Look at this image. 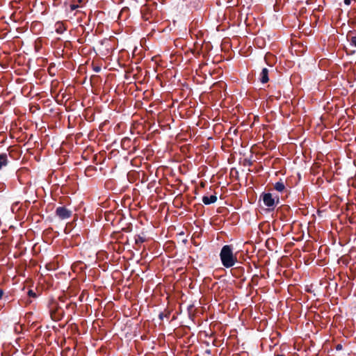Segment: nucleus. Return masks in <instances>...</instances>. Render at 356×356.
<instances>
[{"mask_svg": "<svg viewBox=\"0 0 356 356\" xmlns=\"http://www.w3.org/2000/svg\"><path fill=\"white\" fill-rule=\"evenodd\" d=\"M220 258L224 267L229 268L237 262V257L234 254L233 248L230 245H224L220 252Z\"/></svg>", "mask_w": 356, "mask_h": 356, "instance_id": "1", "label": "nucleus"}, {"mask_svg": "<svg viewBox=\"0 0 356 356\" xmlns=\"http://www.w3.org/2000/svg\"><path fill=\"white\" fill-rule=\"evenodd\" d=\"M26 291L27 299L25 301L26 305H29L33 302L39 296V291L37 287L33 286V282L29 277L24 282V291Z\"/></svg>", "mask_w": 356, "mask_h": 356, "instance_id": "2", "label": "nucleus"}, {"mask_svg": "<svg viewBox=\"0 0 356 356\" xmlns=\"http://www.w3.org/2000/svg\"><path fill=\"white\" fill-rule=\"evenodd\" d=\"M260 200H262L268 211H273L276 206L280 204V197L277 195L273 196L270 193H262L260 195Z\"/></svg>", "mask_w": 356, "mask_h": 356, "instance_id": "3", "label": "nucleus"}, {"mask_svg": "<svg viewBox=\"0 0 356 356\" xmlns=\"http://www.w3.org/2000/svg\"><path fill=\"white\" fill-rule=\"evenodd\" d=\"M49 307L51 317L54 321H60L64 316V310L58 305L57 302L52 301Z\"/></svg>", "mask_w": 356, "mask_h": 356, "instance_id": "4", "label": "nucleus"}, {"mask_svg": "<svg viewBox=\"0 0 356 356\" xmlns=\"http://www.w3.org/2000/svg\"><path fill=\"white\" fill-rule=\"evenodd\" d=\"M56 215L60 220L70 218L72 216V211L67 209L65 206L58 207L56 209Z\"/></svg>", "mask_w": 356, "mask_h": 356, "instance_id": "5", "label": "nucleus"}, {"mask_svg": "<svg viewBox=\"0 0 356 356\" xmlns=\"http://www.w3.org/2000/svg\"><path fill=\"white\" fill-rule=\"evenodd\" d=\"M273 187H274V189L275 191H277V192L281 193L282 195H285V197H287L288 195L290 193L289 190H288L286 188V186L284 185V183L282 180L276 182L274 184Z\"/></svg>", "mask_w": 356, "mask_h": 356, "instance_id": "6", "label": "nucleus"}, {"mask_svg": "<svg viewBox=\"0 0 356 356\" xmlns=\"http://www.w3.org/2000/svg\"><path fill=\"white\" fill-rule=\"evenodd\" d=\"M259 81L262 83H266L269 81V70L266 67L262 69L259 74Z\"/></svg>", "mask_w": 356, "mask_h": 356, "instance_id": "7", "label": "nucleus"}, {"mask_svg": "<svg viewBox=\"0 0 356 356\" xmlns=\"http://www.w3.org/2000/svg\"><path fill=\"white\" fill-rule=\"evenodd\" d=\"M202 201L204 204L209 205V204L215 203L217 201V196L216 194L212 195L209 197L204 195L202 197Z\"/></svg>", "mask_w": 356, "mask_h": 356, "instance_id": "8", "label": "nucleus"}, {"mask_svg": "<svg viewBox=\"0 0 356 356\" xmlns=\"http://www.w3.org/2000/svg\"><path fill=\"white\" fill-rule=\"evenodd\" d=\"M56 32L58 34H62L66 30V26L61 22H58L55 24Z\"/></svg>", "mask_w": 356, "mask_h": 356, "instance_id": "9", "label": "nucleus"}, {"mask_svg": "<svg viewBox=\"0 0 356 356\" xmlns=\"http://www.w3.org/2000/svg\"><path fill=\"white\" fill-rule=\"evenodd\" d=\"M146 238L144 236L143 233L142 234H138L135 236V243L136 245L140 246L142 243L146 241Z\"/></svg>", "mask_w": 356, "mask_h": 356, "instance_id": "10", "label": "nucleus"}, {"mask_svg": "<svg viewBox=\"0 0 356 356\" xmlns=\"http://www.w3.org/2000/svg\"><path fill=\"white\" fill-rule=\"evenodd\" d=\"M7 164V156L6 154L0 155V169L3 166H5Z\"/></svg>", "mask_w": 356, "mask_h": 356, "instance_id": "11", "label": "nucleus"}, {"mask_svg": "<svg viewBox=\"0 0 356 356\" xmlns=\"http://www.w3.org/2000/svg\"><path fill=\"white\" fill-rule=\"evenodd\" d=\"M347 38H349L350 44L356 47V35L350 36V32H349Z\"/></svg>", "mask_w": 356, "mask_h": 356, "instance_id": "12", "label": "nucleus"}, {"mask_svg": "<svg viewBox=\"0 0 356 356\" xmlns=\"http://www.w3.org/2000/svg\"><path fill=\"white\" fill-rule=\"evenodd\" d=\"M170 312L169 311H166L165 312H161L159 314V318L161 321H163L164 318H169Z\"/></svg>", "mask_w": 356, "mask_h": 356, "instance_id": "13", "label": "nucleus"}, {"mask_svg": "<svg viewBox=\"0 0 356 356\" xmlns=\"http://www.w3.org/2000/svg\"><path fill=\"white\" fill-rule=\"evenodd\" d=\"M131 142V140L128 138H124L122 140V146L123 148H126L125 146L128 145L129 143Z\"/></svg>", "mask_w": 356, "mask_h": 356, "instance_id": "14", "label": "nucleus"}, {"mask_svg": "<svg viewBox=\"0 0 356 356\" xmlns=\"http://www.w3.org/2000/svg\"><path fill=\"white\" fill-rule=\"evenodd\" d=\"M70 307H72V309L73 310L75 309L76 307V304L75 302H70V303L66 305V308L67 309H69Z\"/></svg>", "mask_w": 356, "mask_h": 356, "instance_id": "15", "label": "nucleus"}, {"mask_svg": "<svg viewBox=\"0 0 356 356\" xmlns=\"http://www.w3.org/2000/svg\"><path fill=\"white\" fill-rule=\"evenodd\" d=\"M32 315V312L26 313V315L24 316V318H25V321L27 322L28 324L31 323V320L29 319V316Z\"/></svg>", "mask_w": 356, "mask_h": 356, "instance_id": "16", "label": "nucleus"}, {"mask_svg": "<svg viewBox=\"0 0 356 356\" xmlns=\"http://www.w3.org/2000/svg\"><path fill=\"white\" fill-rule=\"evenodd\" d=\"M289 209H290V208H289V206L282 205V206H281L280 207H279V208L277 209V212H279V211H282V210H284H284H286V211H289Z\"/></svg>", "mask_w": 356, "mask_h": 356, "instance_id": "17", "label": "nucleus"}, {"mask_svg": "<svg viewBox=\"0 0 356 356\" xmlns=\"http://www.w3.org/2000/svg\"><path fill=\"white\" fill-rule=\"evenodd\" d=\"M33 349V345H27L26 348H24V350H26L27 352H31Z\"/></svg>", "mask_w": 356, "mask_h": 356, "instance_id": "18", "label": "nucleus"}, {"mask_svg": "<svg viewBox=\"0 0 356 356\" xmlns=\"http://www.w3.org/2000/svg\"><path fill=\"white\" fill-rule=\"evenodd\" d=\"M37 109H38L37 106H31L29 105V111H30V112L34 113Z\"/></svg>", "mask_w": 356, "mask_h": 356, "instance_id": "19", "label": "nucleus"}, {"mask_svg": "<svg viewBox=\"0 0 356 356\" xmlns=\"http://www.w3.org/2000/svg\"><path fill=\"white\" fill-rule=\"evenodd\" d=\"M93 70L96 72H99L101 71V67L100 66H98V65H96V66H94L93 67Z\"/></svg>", "mask_w": 356, "mask_h": 356, "instance_id": "20", "label": "nucleus"}, {"mask_svg": "<svg viewBox=\"0 0 356 356\" xmlns=\"http://www.w3.org/2000/svg\"><path fill=\"white\" fill-rule=\"evenodd\" d=\"M31 154V148L28 147L26 149V153L24 155V161L25 160V159L26 158V154Z\"/></svg>", "mask_w": 356, "mask_h": 356, "instance_id": "21", "label": "nucleus"}, {"mask_svg": "<svg viewBox=\"0 0 356 356\" xmlns=\"http://www.w3.org/2000/svg\"><path fill=\"white\" fill-rule=\"evenodd\" d=\"M78 7H79V6H78V5H76V4H71V5H70V10H76Z\"/></svg>", "mask_w": 356, "mask_h": 356, "instance_id": "22", "label": "nucleus"}, {"mask_svg": "<svg viewBox=\"0 0 356 356\" xmlns=\"http://www.w3.org/2000/svg\"><path fill=\"white\" fill-rule=\"evenodd\" d=\"M29 88H31V83H29V86L28 84H26L25 86H24V88H23V90H24V92L29 89Z\"/></svg>", "mask_w": 356, "mask_h": 356, "instance_id": "23", "label": "nucleus"}, {"mask_svg": "<svg viewBox=\"0 0 356 356\" xmlns=\"http://www.w3.org/2000/svg\"><path fill=\"white\" fill-rule=\"evenodd\" d=\"M122 231L125 232H130L131 231V228L130 227H127L122 229Z\"/></svg>", "mask_w": 356, "mask_h": 356, "instance_id": "24", "label": "nucleus"}, {"mask_svg": "<svg viewBox=\"0 0 356 356\" xmlns=\"http://www.w3.org/2000/svg\"><path fill=\"white\" fill-rule=\"evenodd\" d=\"M351 1L350 0H344V3L347 6H349L350 4Z\"/></svg>", "mask_w": 356, "mask_h": 356, "instance_id": "25", "label": "nucleus"}, {"mask_svg": "<svg viewBox=\"0 0 356 356\" xmlns=\"http://www.w3.org/2000/svg\"><path fill=\"white\" fill-rule=\"evenodd\" d=\"M337 350H341L342 348V346L341 344H338L336 347Z\"/></svg>", "mask_w": 356, "mask_h": 356, "instance_id": "26", "label": "nucleus"}, {"mask_svg": "<svg viewBox=\"0 0 356 356\" xmlns=\"http://www.w3.org/2000/svg\"><path fill=\"white\" fill-rule=\"evenodd\" d=\"M275 356H286L284 354L275 353Z\"/></svg>", "mask_w": 356, "mask_h": 356, "instance_id": "27", "label": "nucleus"}, {"mask_svg": "<svg viewBox=\"0 0 356 356\" xmlns=\"http://www.w3.org/2000/svg\"><path fill=\"white\" fill-rule=\"evenodd\" d=\"M3 294V291L0 289V299L2 298Z\"/></svg>", "mask_w": 356, "mask_h": 356, "instance_id": "28", "label": "nucleus"}, {"mask_svg": "<svg viewBox=\"0 0 356 356\" xmlns=\"http://www.w3.org/2000/svg\"><path fill=\"white\" fill-rule=\"evenodd\" d=\"M36 325V321H33L31 323V327Z\"/></svg>", "mask_w": 356, "mask_h": 356, "instance_id": "29", "label": "nucleus"}, {"mask_svg": "<svg viewBox=\"0 0 356 356\" xmlns=\"http://www.w3.org/2000/svg\"><path fill=\"white\" fill-rule=\"evenodd\" d=\"M23 170H24V173L25 172V171H29V170L26 167H24Z\"/></svg>", "mask_w": 356, "mask_h": 356, "instance_id": "30", "label": "nucleus"}, {"mask_svg": "<svg viewBox=\"0 0 356 356\" xmlns=\"http://www.w3.org/2000/svg\"><path fill=\"white\" fill-rule=\"evenodd\" d=\"M19 328H20V331L19 332H22V325H19Z\"/></svg>", "mask_w": 356, "mask_h": 356, "instance_id": "31", "label": "nucleus"}, {"mask_svg": "<svg viewBox=\"0 0 356 356\" xmlns=\"http://www.w3.org/2000/svg\"><path fill=\"white\" fill-rule=\"evenodd\" d=\"M23 265H24V266H26V264H25V260H24V259Z\"/></svg>", "mask_w": 356, "mask_h": 356, "instance_id": "32", "label": "nucleus"}, {"mask_svg": "<svg viewBox=\"0 0 356 356\" xmlns=\"http://www.w3.org/2000/svg\"><path fill=\"white\" fill-rule=\"evenodd\" d=\"M23 135H25V133H23ZM25 140V137L24 136V140Z\"/></svg>", "mask_w": 356, "mask_h": 356, "instance_id": "33", "label": "nucleus"}, {"mask_svg": "<svg viewBox=\"0 0 356 356\" xmlns=\"http://www.w3.org/2000/svg\"><path fill=\"white\" fill-rule=\"evenodd\" d=\"M23 277H26V275H25V273H24Z\"/></svg>", "mask_w": 356, "mask_h": 356, "instance_id": "34", "label": "nucleus"}, {"mask_svg": "<svg viewBox=\"0 0 356 356\" xmlns=\"http://www.w3.org/2000/svg\"><path fill=\"white\" fill-rule=\"evenodd\" d=\"M78 1H79V2H81V0H78Z\"/></svg>", "mask_w": 356, "mask_h": 356, "instance_id": "35", "label": "nucleus"}, {"mask_svg": "<svg viewBox=\"0 0 356 356\" xmlns=\"http://www.w3.org/2000/svg\"><path fill=\"white\" fill-rule=\"evenodd\" d=\"M24 1H25V0H24ZM24 3H25V2H24Z\"/></svg>", "mask_w": 356, "mask_h": 356, "instance_id": "36", "label": "nucleus"}]
</instances>
